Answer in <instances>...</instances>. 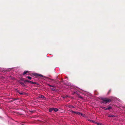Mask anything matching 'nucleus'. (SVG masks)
I'll use <instances>...</instances> for the list:
<instances>
[{
  "instance_id": "obj_1",
  "label": "nucleus",
  "mask_w": 125,
  "mask_h": 125,
  "mask_svg": "<svg viewBox=\"0 0 125 125\" xmlns=\"http://www.w3.org/2000/svg\"><path fill=\"white\" fill-rule=\"evenodd\" d=\"M102 100H103V101L102 102V103L105 104L110 102L111 101L110 99L105 98H102Z\"/></svg>"
},
{
  "instance_id": "obj_2",
  "label": "nucleus",
  "mask_w": 125,
  "mask_h": 125,
  "mask_svg": "<svg viewBox=\"0 0 125 125\" xmlns=\"http://www.w3.org/2000/svg\"><path fill=\"white\" fill-rule=\"evenodd\" d=\"M72 112H73V113H74L78 114L80 115H82V114L81 113H80L79 112H74V111H72Z\"/></svg>"
},
{
  "instance_id": "obj_3",
  "label": "nucleus",
  "mask_w": 125,
  "mask_h": 125,
  "mask_svg": "<svg viewBox=\"0 0 125 125\" xmlns=\"http://www.w3.org/2000/svg\"><path fill=\"white\" fill-rule=\"evenodd\" d=\"M91 121H92L93 123H95L97 125H101V124H99V123H96V122H95V121H93L92 120H91Z\"/></svg>"
},
{
  "instance_id": "obj_4",
  "label": "nucleus",
  "mask_w": 125,
  "mask_h": 125,
  "mask_svg": "<svg viewBox=\"0 0 125 125\" xmlns=\"http://www.w3.org/2000/svg\"><path fill=\"white\" fill-rule=\"evenodd\" d=\"M101 108L102 109H104L106 110H107V109H109V108H106L105 107H101Z\"/></svg>"
},
{
  "instance_id": "obj_5",
  "label": "nucleus",
  "mask_w": 125,
  "mask_h": 125,
  "mask_svg": "<svg viewBox=\"0 0 125 125\" xmlns=\"http://www.w3.org/2000/svg\"><path fill=\"white\" fill-rule=\"evenodd\" d=\"M53 110L55 112H57L58 110L57 108H53Z\"/></svg>"
},
{
  "instance_id": "obj_6",
  "label": "nucleus",
  "mask_w": 125,
  "mask_h": 125,
  "mask_svg": "<svg viewBox=\"0 0 125 125\" xmlns=\"http://www.w3.org/2000/svg\"><path fill=\"white\" fill-rule=\"evenodd\" d=\"M53 110V108H50L49 109V111L50 112H51Z\"/></svg>"
},
{
  "instance_id": "obj_7",
  "label": "nucleus",
  "mask_w": 125,
  "mask_h": 125,
  "mask_svg": "<svg viewBox=\"0 0 125 125\" xmlns=\"http://www.w3.org/2000/svg\"><path fill=\"white\" fill-rule=\"evenodd\" d=\"M36 75L40 76H43L42 75L40 74H35V75Z\"/></svg>"
},
{
  "instance_id": "obj_8",
  "label": "nucleus",
  "mask_w": 125,
  "mask_h": 125,
  "mask_svg": "<svg viewBox=\"0 0 125 125\" xmlns=\"http://www.w3.org/2000/svg\"><path fill=\"white\" fill-rule=\"evenodd\" d=\"M39 98H43L44 97V96L43 95H41L39 96Z\"/></svg>"
},
{
  "instance_id": "obj_9",
  "label": "nucleus",
  "mask_w": 125,
  "mask_h": 125,
  "mask_svg": "<svg viewBox=\"0 0 125 125\" xmlns=\"http://www.w3.org/2000/svg\"><path fill=\"white\" fill-rule=\"evenodd\" d=\"M28 71H24V72L23 73V74H26L27 72H28Z\"/></svg>"
},
{
  "instance_id": "obj_10",
  "label": "nucleus",
  "mask_w": 125,
  "mask_h": 125,
  "mask_svg": "<svg viewBox=\"0 0 125 125\" xmlns=\"http://www.w3.org/2000/svg\"><path fill=\"white\" fill-rule=\"evenodd\" d=\"M27 77L30 80H31V77H30L29 76H27Z\"/></svg>"
},
{
  "instance_id": "obj_11",
  "label": "nucleus",
  "mask_w": 125,
  "mask_h": 125,
  "mask_svg": "<svg viewBox=\"0 0 125 125\" xmlns=\"http://www.w3.org/2000/svg\"><path fill=\"white\" fill-rule=\"evenodd\" d=\"M19 94H23V93H19Z\"/></svg>"
},
{
  "instance_id": "obj_12",
  "label": "nucleus",
  "mask_w": 125,
  "mask_h": 125,
  "mask_svg": "<svg viewBox=\"0 0 125 125\" xmlns=\"http://www.w3.org/2000/svg\"><path fill=\"white\" fill-rule=\"evenodd\" d=\"M82 115L83 117H84L85 116V115L83 114H82Z\"/></svg>"
},
{
  "instance_id": "obj_13",
  "label": "nucleus",
  "mask_w": 125,
  "mask_h": 125,
  "mask_svg": "<svg viewBox=\"0 0 125 125\" xmlns=\"http://www.w3.org/2000/svg\"><path fill=\"white\" fill-rule=\"evenodd\" d=\"M26 82H31V81L29 82V81H28V80H26Z\"/></svg>"
},
{
  "instance_id": "obj_14",
  "label": "nucleus",
  "mask_w": 125,
  "mask_h": 125,
  "mask_svg": "<svg viewBox=\"0 0 125 125\" xmlns=\"http://www.w3.org/2000/svg\"><path fill=\"white\" fill-rule=\"evenodd\" d=\"M49 85L51 86H52L51 85Z\"/></svg>"
},
{
  "instance_id": "obj_15",
  "label": "nucleus",
  "mask_w": 125,
  "mask_h": 125,
  "mask_svg": "<svg viewBox=\"0 0 125 125\" xmlns=\"http://www.w3.org/2000/svg\"><path fill=\"white\" fill-rule=\"evenodd\" d=\"M82 98V97H81V98Z\"/></svg>"
}]
</instances>
